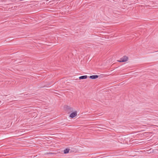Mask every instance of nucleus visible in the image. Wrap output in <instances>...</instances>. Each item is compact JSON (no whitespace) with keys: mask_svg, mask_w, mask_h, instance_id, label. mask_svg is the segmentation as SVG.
Returning a JSON list of instances; mask_svg holds the SVG:
<instances>
[{"mask_svg":"<svg viewBox=\"0 0 158 158\" xmlns=\"http://www.w3.org/2000/svg\"><path fill=\"white\" fill-rule=\"evenodd\" d=\"M77 115V112L76 111H75L71 114L70 115V117L72 118H73Z\"/></svg>","mask_w":158,"mask_h":158,"instance_id":"nucleus-2","label":"nucleus"},{"mask_svg":"<svg viewBox=\"0 0 158 158\" xmlns=\"http://www.w3.org/2000/svg\"><path fill=\"white\" fill-rule=\"evenodd\" d=\"M69 149L66 148L64 150V154H66L68 153H69Z\"/></svg>","mask_w":158,"mask_h":158,"instance_id":"nucleus-5","label":"nucleus"},{"mask_svg":"<svg viewBox=\"0 0 158 158\" xmlns=\"http://www.w3.org/2000/svg\"><path fill=\"white\" fill-rule=\"evenodd\" d=\"M87 77H88L87 75L81 76L79 77V79H86L87 78Z\"/></svg>","mask_w":158,"mask_h":158,"instance_id":"nucleus-4","label":"nucleus"},{"mask_svg":"<svg viewBox=\"0 0 158 158\" xmlns=\"http://www.w3.org/2000/svg\"><path fill=\"white\" fill-rule=\"evenodd\" d=\"M128 58L126 56H124L122 58L120 59V60H118V61L119 62H124L127 61V60Z\"/></svg>","mask_w":158,"mask_h":158,"instance_id":"nucleus-1","label":"nucleus"},{"mask_svg":"<svg viewBox=\"0 0 158 158\" xmlns=\"http://www.w3.org/2000/svg\"><path fill=\"white\" fill-rule=\"evenodd\" d=\"M98 76L97 75H92L89 77V78L92 79H95L98 78Z\"/></svg>","mask_w":158,"mask_h":158,"instance_id":"nucleus-3","label":"nucleus"}]
</instances>
